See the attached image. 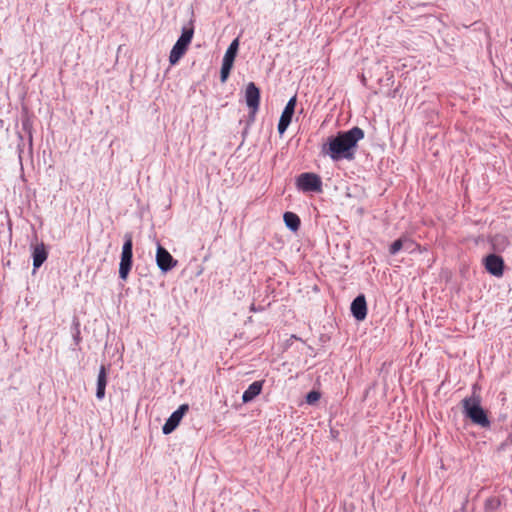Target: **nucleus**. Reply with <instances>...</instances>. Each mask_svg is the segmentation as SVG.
Returning a JSON list of instances; mask_svg holds the SVG:
<instances>
[{
	"label": "nucleus",
	"instance_id": "1",
	"mask_svg": "<svg viewBox=\"0 0 512 512\" xmlns=\"http://www.w3.org/2000/svg\"><path fill=\"white\" fill-rule=\"evenodd\" d=\"M364 138V131L355 126L347 131H339L336 135L327 138L322 146V153L333 161L353 160L357 144Z\"/></svg>",
	"mask_w": 512,
	"mask_h": 512
},
{
	"label": "nucleus",
	"instance_id": "2",
	"mask_svg": "<svg viewBox=\"0 0 512 512\" xmlns=\"http://www.w3.org/2000/svg\"><path fill=\"white\" fill-rule=\"evenodd\" d=\"M463 412L474 424L483 428L490 426L486 411L481 407L479 397H468L462 400Z\"/></svg>",
	"mask_w": 512,
	"mask_h": 512
},
{
	"label": "nucleus",
	"instance_id": "3",
	"mask_svg": "<svg viewBox=\"0 0 512 512\" xmlns=\"http://www.w3.org/2000/svg\"><path fill=\"white\" fill-rule=\"evenodd\" d=\"M133 265V240L130 233L124 235V243L122 246L120 263H119V278L123 281L127 280L128 275Z\"/></svg>",
	"mask_w": 512,
	"mask_h": 512
},
{
	"label": "nucleus",
	"instance_id": "4",
	"mask_svg": "<svg viewBox=\"0 0 512 512\" xmlns=\"http://www.w3.org/2000/svg\"><path fill=\"white\" fill-rule=\"evenodd\" d=\"M194 34L193 27H183L181 31V35L172 47L169 55V62L171 65H175L179 62V60L183 57L185 52L188 49L189 44L192 41Z\"/></svg>",
	"mask_w": 512,
	"mask_h": 512
},
{
	"label": "nucleus",
	"instance_id": "5",
	"mask_svg": "<svg viewBox=\"0 0 512 512\" xmlns=\"http://www.w3.org/2000/svg\"><path fill=\"white\" fill-rule=\"evenodd\" d=\"M296 186L303 192H322L321 177L311 172L300 174L296 179Z\"/></svg>",
	"mask_w": 512,
	"mask_h": 512
},
{
	"label": "nucleus",
	"instance_id": "6",
	"mask_svg": "<svg viewBox=\"0 0 512 512\" xmlns=\"http://www.w3.org/2000/svg\"><path fill=\"white\" fill-rule=\"evenodd\" d=\"M178 261L173 258L169 251L158 244L156 251V264L162 273H167L176 267Z\"/></svg>",
	"mask_w": 512,
	"mask_h": 512
},
{
	"label": "nucleus",
	"instance_id": "7",
	"mask_svg": "<svg viewBox=\"0 0 512 512\" xmlns=\"http://www.w3.org/2000/svg\"><path fill=\"white\" fill-rule=\"evenodd\" d=\"M296 102H297L296 96L291 97L288 100L286 106L284 107V109L281 113V116H280V119H279V122L277 125L278 132L281 136L285 133V131L287 130V128L289 127V125L292 121V117L295 112Z\"/></svg>",
	"mask_w": 512,
	"mask_h": 512
},
{
	"label": "nucleus",
	"instance_id": "8",
	"mask_svg": "<svg viewBox=\"0 0 512 512\" xmlns=\"http://www.w3.org/2000/svg\"><path fill=\"white\" fill-rule=\"evenodd\" d=\"M189 410L188 404H182L178 407L177 410H175L169 418L166 420L162 427V432L165 435L171 434L180 424L183 416L186 414V412Z\"/></svg>",
	"mask_w": 512,
	"mask_h": 512
},
{
	"label": "nucleus",
	"instance_id": "9",
	"mask_svg": "<svg viewBox=\"0 0 512 512\" xmlns=\"http://www.w3.org/2000/svg\"><path fill=\"white\" fill-rule=\"evenodd\" d=\"M485 269L495 277H501L504 272V260L497 254H489L483 259Z\"/></svg>",
	"mask_w": 512,
	"mask_h": 512
},
{
	"label": "nucleus",
	"instance_id": "10",
	"mask_svg": "<svg viewBox=\"0 0 512 512\" xmlns=\"http://www.w3.org/2000/svg\"><path fill=\"white\" fill-rule=\"evenodd\" d=\"M351 314L358 321H363L367 316V302L363 294L358 295L351 303Z\"/></svg>",
	"mask_w": 512,
	"mask_h": 512
},
{
	"label": "nucleus",
	"instance_id": "11",
	"mask_svg": "<svg viewBox=\"0 0 512 512\" xmlns=\"http://www.w3.org/2000/svg\"><path fill=\"white\" fill-rule=\"evenodd\" d=\"M245 101L248 108L259 110L260 90L254 82H249L246 86Z\"/></svg>",
	"mask_w": 512,
	"mask_h": 512
},
{
	"label": "nucleus",
	"instance_id": "12",
	"mask_svg": "<svg viewBox=\"0 0 512 512\" xmlns=\"http://www.w3.org/2000/svg\"><path fill=\"white\" fill-rule=\"evenodd\" d=\"M47 257L48 251L44 243H40L34 246L32 251L33 272L42 266V264L47 260Z\"/></svg>",
	"mask_w": 512,
	"mask_h": 512
},
{
	"label": "nucleus",
	"instance_id": "13",
	"mask_svg": "<svg viewBox=\"0 0 512 512\" xmlns=\"http://www.w3.org/2000/svg\"><path fill=\"white\" fill-rule=\"evenodd\" d=\"M263 381H254L248 388L243 392L242 401L243 403H249L254 400L262 391Z\"/></svg>",
	"mask_w": 512,
	"mask_h": 512
},
{
	"label": "nucleus",
	"instance_id": "14",
	"mask_svg": "<svg viewBox=\"0 0 512 512\" xmlns=\"http://www.w3.org/2000/svg\"><path fill=\"white\" fill-rule=\"evenodd\" d=\"M107 385V368L104 365H101L99 369V373L97 376V388H96V398L98 400H102L105 397V389Z\"/></svg>",
	"mask_w": 512,
	"mask_h": 512
},
{
	"label": "nucleus",
	"instance_id": "15",
	"mask_svg": "<svg viewBox=\"0 0 512 512\" xmlns=\"http://www.w3.org/2000/svg\"><path fill=\"white\" fill-rule=\"evenodd\" d=\"M283 219L286 227L291 231L296 232L300 228L301 221L297 214L293 212H285Z\"/></svg>",
	"mask_w": 512,
	"mask_h": 512
},
{
	"label": "nucleus",
	"instance_id": "16",
	"mask_svg": "<svg viewBox=\"0 0 512 512\" xmlns=\"http://www.w3.org/2000/svg\"><path fill=\"white\" fill-rule=\"evenodd\" d=\"M238 48H239V41H238V38H236L228 46L223 59L234 63L237 52H238Z\"/></svg>",
	"mask_w": 512,
	"mask_h": 512
},
{
	"label": "nucleus",
	"instance_id": "17",
	"mask_svg": "<svg viewBox=\"0 0 512 512\" xmlns=\"http://www.w3.org/2000/svg\"><path fill=\"white\" fill-rule=\"evenodd\" d=\"M233 62L222 60L221 70H220V80L222 83H225L230 75V72L233 68Z\"/></svg>",
	"mask_w": 512,
	"mask_h": 512
},
{
	"label": "nucleus",
	"instance_id": "18",
	"mask_svg": "<svg viewBox=\"0 0 512 512\" xmlns=\"http://www.w3.org/2000/svg\"><path fill=\"white\" fill-rule=\"evenodd\" d=\"M404 246V236L400 237L399 239L395 240L389 247V253L391 255H396L401 250H403Z\"/></svg>",
	"mask_w": 512,
	"mask_h": 512
},
{
	"label": "nucleus",
	"instance_id": "19",
	"mask_svg": "<svg viewBox=\"0 0 512 512\" xmlns=\"http://www.w3.org/2000/svg\"><path fill=\"white\" fill-rule=\"evenodd\" d=\"M500 506V500L496 497L488 498L485 502V508L487 510H495Z\"/></svg>",
	"mask_w": 512,
	"mask_h": 512
},
{
	"label": "nucleus",
	"instance_id": "20",
	"mask_svg": "<svg viewBox=\"0 0 512 512\" xmlns=\"http://www.w3.org/2000/svg\"><path fill=\"white\" fill-rule=\"evenodd\" d=\"M321 397V394L316 391L312 390L306 395V402L310 405L316 403Z\"/></svg>",
	"mask_w": 512,
	"mask_h": 512
},
{
	"label": "nucleus",
	"instance_id": "21",
	"mask_svg": "<svg viewBox=\"0 0 512 512\" xmlns=\"http://www.w3.org/2000/svg\"><path fill=\"white\" fill-rule=\"evenodd\" d=\"M258 110H253L252 108H249V114H248V120H247V125L243 131V134L245 135L248 131V128L249 126L254 123L255 121V117H256V114H257Z\"/></svg>",
	"mask_w": 512,
	"mask_h": 512
},
{
	"label": "nucleus",
	"instance_id": "22",
	"mask_svg": "<svg viewBox=\"0 0 512 512\" xmlns=\"http://www.w3.org/2000/svg\"><path fill=\"white\" fill-rule=\"evenodd\" d=\"M415 247H416L415 242L413 240H411L410 238L404 236L403 250L411 253L415 250Z\"/></svg>",
	"mask_w": 512,
	"mask_h": 512
},
{
	"label": "nucleus",
	"instance_id": "23",
	"mask_svg": "<svg viewBox=\"0 0 512 512\" xmlns=\"http://www.w3.org/2000/svg\"><path fill=\"white\" fill-rule=\"evenodd\" d=\"M18 137H19L20 143H18L17 151H18L19 161L21 163L22 162V154L24 152V139L20 133L18 134Z\"/></svg>",
	"mask_w": 512,
	"mask_h": 512
},
{
	"label": "nucleus",
	"instance_id": "24",
	"mask_svg": "<svg viewBox=\"0 0 512 512\" xmlns=\"http://www.w3.org/2000/svg\"><path fill=\"white\" fill-rule=\"evenodd\" d=\"M28 150H29V154H32V150H33V138H32V133H31V131H30V130L28 131Z\"/></svg>",
	"mask_w": 512,
	"mask_h": 512
},
{
	"label": "nucleus",
	"instance_id": "25",
	"mask_svg": "<svg viewBox=\"0 0 512 512\" xmlns=\"http://www.w3.org/2000/svg\"><path fill=\"white\" fill-rule=\"evenodd\" d=\"M73 338H74V341H75L76 344H78L80 342V340H81L80 330L78 329V324L76 325V331L73 334Z\"/></svg>",
	"mask_w": 512,
	"mask_h": 512
},
{
	"label": "nucleus",
	"instance_id": "26",
	"mask_svg": "<svg viewBox=\"0 0 512 512\" xmlns=\"http://www.w3.org/2000/svg\"><path fill=\"white\" fill-rule=\"evenodd\" d=\"M508 444H512V434H509L506 441L504 443H502V447L508 445Z\"/></svg>",
	"mask_w": 512,
	"mask_h": 512
}]
</instances>
